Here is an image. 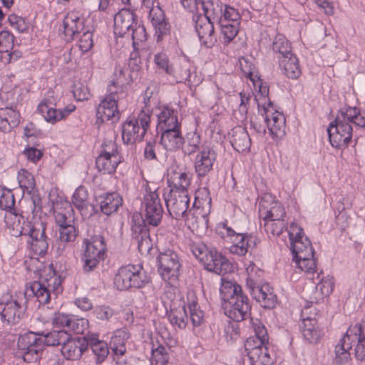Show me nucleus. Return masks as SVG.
Instances as JSON below:
<instances>
[{
    "instance_id": "nucleus-44",
    "label": "nucleus",
    "mask_w": 365,
    "mask_h": 365,
    "mask_svg": "<svg viewBox=\"0 0 365 365\" xmlns=\"http://www.w3.org/2000/svg\"><path fill=\"white\" fill-rule=\"evenodd\" d=\"M168 317L173 327L180 329H185L188 323L186 306H179L177 308L172 309L168 313Z\"/></svg>"
},
{
    "instance_id": "nucleus-40",
    "label": "nucleus",
    "mask_w": 365,
    "mask_h": 365,
    "mask_svg": "<svg viewBox=\"0 0 365 365\" xmlns=\"http://www.w3.org/2000/svg\"><path fill=\"white\" fill-rule=\"evenodd\" d=\"M122 160V157H111V155L98 154L96 159V165L100 172H103L104 174H111L115 171Z\"/></svg>"
},
{
    "instance_id": "nucleus-45",
    "label": "nucleus",
    "mask_w": 365,
    "mask_h": 365,
    "mask_svg": "<svg viewBox=\"0 0 365 365\" xmlns=\"http://www.w3.org/2000/svg\"><path fill=\"white\" fill-rule=\"evenodd\" d=\"M287 57L288 58H280L279 66L283 68L284 73L288 78L296 79L301 73L298 58L294 54Z\"/></svg>"
},
{
    "instance_id": "nucleus-16",
    "label": "nucleus",
    "mask_w": 365,
    "mask_h": 365,
    "mask_svg": "<svg viewBox=\"0 0 365 365\" xmlns=\"http://www.w3.org/2000/svg\"><path fill=\"white\" fill-rule=\"evenodd\" d=\"M204 266L210 272L217 274H224L232 271V264L228 259L222 256L221 252H192Z\"/></svg>"
},
{
    "instance_id": "nucleus-3",
    "label": "nucleus",
    "mask_w": 365,
    "mask_h": 365,
    "mask_svg": "<svg viewBox=\"0 0 365 365\" xmlns=\"http://www.w3.org/2000/svg\"><path fill=\"white\" fill-rule=\"evenodd\" d=\"M14 205L15 198L11 190L0 186V208L7 212L4 215V221L11 227V234L15 237L29 235L32 251H47L48 238L45 233L46 224L42 221L35 222L32 225L27 222V230L21 225V220L24 222V218L16 212Z\"/></svg>"
},
{
    "instance_id": "nucleus-18",
    "label": "nucleus",
    "mask_w": 365,
    "mask_h": 365,
    "mask_svg": "<svg viewBox=\"0 0 365 365\" xmlns=\"http://www.w3.org/2000/svg\"><path fill=\"white\" fill-rule=\"evenodd\" d=\"M195 29L201 45L206 48H212L217 42L215 34L214 21L201 14H195L192 16Z\"/></svg>"
},
{
    "instance_id": "nucleus-15",
    "label": "nucleus",
    "mask_w": 365,
    "mask_h": 365,
    "mask_svg": "<svg viewBox=\"0 0 365 365\" xmlns=\"http://www.w3.org/2000/svg\"><path fill=\"white\" fill-rule=\"evenodd\" d=\"M9 298L0 302V315L3 322L13 325L19 323L25 313V299L24 297L20 299Z\"/></svg>"
},
{
    "instance_id": "nucleus-37",
    "label": "nucleus",
    "mask_w": 365,
    "mask_h": 365,
    "mask_svg": "<svg viewBox=\"0 0 365 365\" xmlns=\"http://www.w3.org/2000/svg\"><path fill=\"white\" fill-rule=\"evenodd\" d=\"M59 237L56 240V244L53 245L52 249H56V251H63L67 248L69 245L75 241L78 235V230L76 226H68L58 228Z\"/></svg>"
},
{
    "instance_id": "nucleus-17",
    "label": "nucleus",
    "mask_w": 365,
    "mask_h": 365,
    "mask_svg": "<svg viewBox=\"0 0 365 365\" xmlns=\"http://www.w3.org/2000/svg\"><path fill=\"white\" fill-rule=\"evenodd\" d=\"M109 92L97 108V118L102 121L110 120L116 121L119 119V111L117 105L119 97L114 83L109 86Z\"/></svg>"
},
{
    "instance_id": "nucleus-4",
    "label": "nucleus",
    "mask_w": 365,
    "mask_h": 365,
    "mask_svg": "<svg viewBox=\"0 0 365 365\" xmlns=\"http://www.w3.org/2000/svg\"><path fill=\"white\" fill-rule=\"evenodd\" d=\"M365 128V110L349 106L341 109L335 120L330 123L327 133L331 145L334 148H346L353 135V126Z\"/></svg>"
},
{
    "instance_id": "nucleus-51",
    "label": "nucleus",
    "mask_w": 365,
    "mask_h": 365,
    "mask_svg": "<svg viewBox=\"0 0 365 365\" xmlns=\"http://www.w3.org/2000/svg\"><path fill=\"white\" fill-rule=\"evenodd\" d=\"M221 280L222 284L220 288V293L222 302L230 301L232 297H235V295L242 293V287L240 285L232 283L230 281L225 280L223 278H222Z\"/></svg>"
},
{
    "instance_id": "nucleus-14",
    "label": "nucleus",
    "mask_w": 365,
    "mask_h": 365,
    "mask_svg": "<svg viewBox=\"0 0 365 365\" xmlns=\"http://www.w3.org/2000/svg\"><path fill=\"white\" fill-rule=\"evenodd\" d=\"M157 262L163 279L171 285L175 284L178 280L180 267L176 252H160Z\"/></svg>"
},
{
    "instance_id": "nucleus-60",
    "label": "nucleus",
    "mask_w": 365,
    "mask_h": 365,
    "mask_svg": "<svg viewBox=\"0 0 365 365\" xmlns=\"http://www.w3.org/2000/svg\"><path fill=\"white\" fill-rule=\"evenodd\" d=\"M14 35L7 30L0 31V53H8L14 47Z\"/></svg>"
},
{
    "instance_id": "nucleus-27",
    "label": "nucleus",
    "mask_w": 365,
    "mask_h": 365,
    "mask_svg": "<svg viewBox=\"0 0 365 365\" xmlns=\"http://www.w3.org/2000/svg\"><path fill=\"white\" fill-rule=\"evenodd\" d=\"M84 22V18L76 12L73 11L67 14L63 22V32L67 41L73 40L77 35L85 30Z\"/></svg>"
},
{
    "instance_id": "nucleus-63",
    "label": "nucleus",
    "mask_w": 365,
    "mask_h": 365,
    "mask_svg": "<svg viewBox=\"0 0 365 365\" xmlns=\"http://www.w3.org/2000/svg\"><path fill=\"white\" fill-rule=\"evenodd\" d=\"M88 199V191L83 186H79L74 192L72 202L78 209H83Z\"/></svg>"
},
{
    "instance_id": "nucleus-5",
    "label": "nucleus",
    "mask_w": 365,
    "mask_h": 365,
    "mask_svg": "<svg viewBox=\"0 0 365 365\" xmlns=\"http://www.w3.org/2000/svg\"><path fill=\"white\" fill-rule=\"evenodd\" d=\"M355 344V357L357 360L365 359V319L361 323L350 326L344 336L335 346V362L344 364L350 359L349 350Z\"/></svg>"
},
{
    "instance_id": "nucleus-31",
    "label": "nucleus",
    "mask_w": 365,
    "mask_h": 365,
    "mask_svg": "<svg viewBox=\"0 0 365 365\" xmlns=\"http://www.w3.org/2000/svg\"><path fill=\"white\" fill-rule=\"evenodd\" d=\"M61 346V354L68 360L79 359L86 349L84 341L80 338H71L70 334Z\"/></svg>"
},
{
    "instance_id": "nucleus-54",
    "label": "nucleus",
    "mask_w": 365,
    "mask_h": 365,
    "mask_svg": "<svg viewBox=\"0 0 365 365\" xmlns=\"http://www.w3.org/2000/svg\"><path fill=\"white\" fill-rule=\"evenodd\" d=\"M152 363L155 365H167L169 361V354L163 344H158L156 347L153 345L151 351Z\"/></svg>"
},
{
    "instance_id": "nucleus-59",
    "label": "nucleus",
    "mask_w": 365,
    "mask_h": 365,
    "mask_svg": "<svg viewBox=\"0 0 365 365\" xmlns=\"http://www.w3.org/2000/svg\"><path fill=\"white\" fill-rule=\"evenodd\" d=\"M223 7L225 9H222V17L217 22L220 23L221 21L225 24L240 22L241 16L237 9L228 5H224Z\"/></svg>"
},
{
    "instance_id": "nucleus-7",
    "label": "nucleus",
    "mask_w": 365,
    "mask_h": 365,
    "mask_svg": "<svg viewBox=\"0 0 365 365\" xmlns=\"http://www.w3.org/2000/svg\"><path fill=\"white\" fill-rule=\"evenodd\" d=\"M114 34L120 37H130L135 46L147 38L145 28L138 16L128 9H120L114 16Z\"/></svg>"
},
{
    "instance_id": "nucleus-30",
    "label": "nucleus",
    "mask_w": 365,
    "mask_h": 365,
    "mask_svg": "<svg viewBox=\"0 0 365 365\" xmlns=\"http://www.w3.org/2000/svg\"><path fill=\"white\" fill-rule=\"evenodd\" d=\"M230 143L233 148L239 153L248 152L251 146V139L247 130L242 126H236L230 133Z\"/></svg>"
},
{
    "instance_id": "nucleus-36",
    "label": "nucleus",
    "mask_w": 365,
    "mask_h": 365,
    "mask_svg": "<svg viewBox=\"0 0 365 365\" xmlns=\"http://www.w3.org/2000/svg\"><path fill=\"white\" fill-rule=\"evenodd\" d=\"M315 252H292L296 267L308 273L314 272L317 268Z\"/></svg>"
},
{
    "instance_id": "nucleus-42",
    "label": "nucleus",
    "mask_w": 365,
    "mask_h": 365,
    "mask_svg": "<svg viewBox=\"0 0 365 365\" xmlns=\"http://www.w3.org/2000/svg\"><path fill=\"white\" fill-rule=\"evenodd\" d=\"M244 72L247 74V77L253 82L255 87L259 86V93L255 96V100L257 101L258 112H261V109L267 107L269 101H271L268 98L269 88L266 84H263L260 79L255 81L254 73L252 71ZM257 77V76H255Z\"/></svg>"
},
{
    "instance_id": "nucleus-26",
    "label": "nucleus",
    "mask_w": 365,
    "mask_h": 365,
    "mask_svg": "<svg viewBox=\"0 0 365 365\" xmlns=\"http://www.w3.org/2000/svg\"><path fill=\"white\" fill-rule=\"evenodd\" d=\"M156 113L158 118V131L164 130L168 128L181 127L178 121V111L169 106H162L158 108Z\"/></svg>"
},
{
    "instance_id": "nucleus-38",
    "label": "nucleus",
    "mask_w": 365,
    "mask_h": 365,
    "mask_svg": "<svg viewBox=\"0 0 365 365\" xmlns=\"http://www.w3.org/2000/svg\"><path fill=\"white\" fill-rule=\"evenodd\" d=\"M301 331L304 339L311 343L317 342L322 335L315 318L312 317L303 318Z\"/></svg>"
},
{
    "instance_id": "nucleus-6",
    "label": "nucleus",
    "mask_w": 365,
    "mask_h": 365,
    "mask_svg": "<svg viewBox=\"0 0 365 365\" xmlns=\"http://www.w3.org/2000/svg\"><path fill=\"white\" fill-rule=\"evenodd\" d=\"M251 324L255 336L249 337L245 343V350L251 365H272L268 349L269 336L267 330L258 319H251Z\"/></svg>"
},
{
    "instance_id": "nucleus-43",
    "label": "nucleus",
    "mask_w": 365,
    "mask_h": 365,
    "mask_svg": "<svg viewBox=\"0 0 365 365\" xmlns=\"http://www.w3.org/2000/svg\"><path fill=\"white\" fill-rule=\"evenodd\" d=\"M85 251H107L108 245L105 237L99 233L88 234L83 240Z\"/></svg>"
},
{
    "instance_id": "nucleus-20",
    "label": "nucleus",
    "mask_w": 365,
    "mask_h": 365,
    "mask_svg": "<svg viewBox=\"0 0 365 365\" xmlns=\"http://www.w3.org/2000/svg\"><path fill=\"white\" fill-rule=\"evenodd\" d=\"M54 106L56 105L53 101L44 99L38 106V111L43 115L46 121L51 123H55L63 119L76 109V106L72 104L68 105L64 108H56Z\"/></svg>"
},
{
    "instance_id": "nucleus-52",
    "label": "nucleus",
    "mask_w": 365,
    "mask_h": 365,
    "mask_svg": "<svg viewBox=\"0 0 365 365\" xmlns=\"http://www.w3.org/2000/svg\"><path fill=\"white\" fill-rule=\"evenodd\" d=\"M19 186L24 192L31 193L36 187V181L33 174L26 169H21L18 173Z\"/></svg>"
},
{
    "instance_id": "nucleus-2",
    "label": "nucleus",
    "mask_w": 365,
    "mask_h": 365,
    "mask_svg": "<svg viewBox=\"0 0 365 365\" xmlns=\"http://www.w3.org/2000/svg\"><path fill=\"white\" fill-rule=\"evenodd\" d=\"M144 217L140 212H134L131 217V245L138 251H151L152 241L148 225L157 227L161 222L163 209L156 189L149 191L144 195L142 202Z\"/></svg>"
},
{
    "instance_id": "nucleus-19",
    "label": "nucleus",
    "mask_w": 365,
    "mask_h": 365,
    "mask_svg": "<svg viewBox=\"0 0 365 365\" xmlns=\"http://www.w3.org/2000/svg\"><path fill=\"white\" fill-rule=\"evenodd\" d=\"M217 152L209 145L202 146L197 153L195 160V171L198 178H204L212 170L217 160Z\"/></svg>"
},
{
    "instance_id": "nucleus-55",
    "label": "nucleus",
    "mask_w": 365,
    "mask_h": 365,
    "mask_svg": "<svg viewBox=\"0 0 365 365\" xmlns=\"http://www.w3.org/2000/svg\"><path fill=\"white\" fill-rule=\"evenodd\" d=\"M221 28V34L225 43H230L237 34L240 22L225 24L222 21L218 23Z\"/></svg>"
},
{
    "instance_id": "nucleus-49",
    "label": "nucleus",
    "mask_w": 365,
    "mask_h": 365,
    "mask_svg": "<svg viewBox=\"0 0 365 365\" xmlns=\"http://www.w3.org/2000/svg\"><path fill=\"white\" fill-rule=\"evenodd\" d=\"M272 50L274 53H279V59L288 58L287 56L293 54L289 41L282 34L276 35L272 43Z\"/></svg>"
},
{
    "instance_id": "nucleus-47",
    "label": "nucleus",
    "mask_w": 365,
    "mask_h": 365,
    "mask_svg": "<svg viewBox=\"0 0 365 365\" xmlns=\"http://www.w3.org/2000/svg\"><path fill=\"white\" fill-rule=\"evenodd\" d=\"M184 139L185 146L182 151L185 155H191L201 149V136L197 130L188 132Z\"/></svg>"
},
{
    "instance_id": "nucleus-50",
    "label": "nucleus",
    "mask_w": 365,
    "mask_h": 365,
    "mask_svg": "<svg viewBox=\"0 0 365 365\" xmlns=\"http://www.w3.org/2000/svg\"><path fill=\"white\" fill-rule=\"evenodd\" d=\"M106 252H83L81 256L83 269L90 272L96 267L101 260H103Z\"/></svg>"
},
{
    "instance_id": "nucleus-28",
    "label": "nucleus",
    "mask_w": 365,
    "mask_h": 365,
    "mask_svg": "<svg viewBox=\"0 0 365 365\" xmlns=\"http://www.w3.org/2000/svg\"><path fill=\"white\" fill-rule=\"evenodd\" d=\"M242 256H244L245 259L244 267H245L247 274L246 286L250 291L263 283V272L255 265L252 252H242Z\"/></svg>"
},
{
    "instance_id": "nucleus-56",
    "label": "nucleus",
    "mask_w": 365,
    "mask_h": 365,
    "mask_svg": "<svg viewBox=\"0 0 365 365\" xmlns=\"http://www.w3.org/2000/svg\"><path fill=\"white\" fill-rule=\"evenodd\" d=\"M154 63L158 69H161L168 75H174L175 69L170 63L168 56L165 52H160L154 56Z\"/></svg>"
},
{
    "instance_id": "nucleus-34",
    "label": "nucleus",
    "mask_w": 365,
    "mask_h": 365,
    "mask_svg": "<svg viewBox=\"0 0 365 365\" xmlns=\"http://www.w3.org/2000/svg\"><path fill=\"white\" fill-rule=\"evenodd\" d=\"M334 278L331 275H327L315 286V289L309 297L310 303H318L328 297L334 289Z\"/></svg>"
},
{
    "instance_id": "nucleus-61",
    "label": "nucleus",
    "mask_w": 365,
    "mask_h": 365,
    "mask_svg": "<svg viewBox=\"0 0 365 365\" xmlns=\"http://www.w3.org/2000/svg\"><path fill=\"white\" fill-rule=\"evenodd\" d=\"M264 230L267 234L272 235H279L286 227L284 220H263Z\"/></svg>"
},
{
    "instance_id": "nucleus-29",
    "label": "nucleus",
    "mask_w": 365,
    "mask_h": 365,
    "mask_svg": "<svg viewBox=\"0 0 365 365\" xmlns=\"http://www.w3.org/2000/svg\"><path fill=\"white\" fill-rule=\"evenodd\" d=\"M291 251H314L310 240L304 236L303 229L297 224H292L289 232Z\"/></svg>"
},
{
    "instance_id": "nucleus-35",
    "label": "nucleus",
    "mask_w": 365,
    "mask_h": 365,
    "mask_svg": "<svg viewBox=\"0 0 365 365\" xmlns=\"http://www.w3.org/2000/svg\"><path fill=\"white\" fill-rule=\"evenodd\" d=\"M187 300V307L190 312V319L192 326L194 327L201 326L205 321V315L197 303L195 293H189Z\"/></svg>"
},
{
    "instance_id": "nucleus-39",
    "label": "nucleus",
    "mask_w": 365,
    "mask_h": 365,
    "mask_svg": "<svg viewBox=\"0 0 365 365\" xmlns=\"http://www.w3.org/2000/svg\"><path fill=\"white\" fill-rule=\"evenodd\" d=\"M38 336L43 342V349L45 346L62 345L68 339V333L66 330H53L50 332L38 331Z\"/></svg>"
},
{
    "instance_id": "nucleus-21",
    "label": "nucleus",
    "mask_w": 365,
    "mask_h": 365,
    "mask_svg": "<svg viewBox=\"0 0 365 365\" xmlns=\"http://www.w3.org/2000/svg\"><path fill=\"white\" fill-rule=\"evenodd\" d=\"M150 18L155 31V37L157 43L166 40L171 33V25L165 18L163 11L158 6L151 8Z\"/></svg>"
},
{
    "instance_id": "nucleus-1",
    "label": "nucleus",
    "mask_w": 365,
    "mask_h": 365,
    "mask_svg": "<svg viewBox=\"0 0 365 365\" xmlns=\"http://www.w3.org/2000/svg\"><path fill=\"white\" fill-rule=\"evenodd\" d=\"M46 253L33 252L24 262L28 271L39 276L38 281L30 284L26 294L35 297L40 304L49 303L52 297L62 293V282L66 277V272L57 274L53 264L46 262Z\"/></svg>"
},
{
    "instance_id": "nucleus-13",
    "label": "nucleus",
    "mask_w": 365,
    "mask_h": 365,
    "mask_svg": "<svg viewBox=\"0 0 365 365\" xmlns=\"http://www.w3.org/2000/svg\"><path fill=\"white\" fill-rule=\"evenodd\" d=\"M165 204L170 215L173 218L186 220L191 210H188L190 198L188 193L178 192L170 190L168 197H165Z\"/></svg>"
},
{
    "instance_id": "nucleus-57",
    "label": "nucleus",
    "mask_w": 365,
    "mask_h": 365,
    "mask_svg": "<svg viewBox=\"0 0 365 365\" xmlns=\"http://www.w3.org/2000/svg\"><path fill=\"white\" fill-rule=\"evenodd\" d=\"M88 321L86 319L78 318L72 315L67 328V332L70 331L77 334H83L88 329Z\"/></svg>"
},
{
    "instance_id": "nucleus-62",
    "label": "nucleus",
    "mask_w": 365,
    "mask_h": 365,
    "mask_svg": "<svg viewBox=\"0 0 365 365\" xmlns=\"http://www.w3.org/2000/svg\"><path fill=\"white\" fill-rule=\"evenodd\" d=\"M261 110L259 113L263 117L267 127H269V124H274L277 122V118H279L276 114L281 113L273 108L272 101H269L267 107L262 108Z\"/></svg>"
},
{
    "instance_id": "nucleus-23",
    "label": "nucleus",
    "mask_w": 365,
    "mask_h": 365,
    "mask_svg": "<svg viewBox=\"0 0 365 365\" xmlns=\"http://www.w3.org/2000/svg\"><path fill=\"white\" fill-rule=\"evenodd\" d=\"M252 297L266 309L274 308L277 302V295L269 283L264 282L250 291Z\"/></svg>"
},
{
    "instance_id": "nucleus-53",
    "label": "nucleus",
    "mask_w": 365,
    "mask_h": 365,
    "mask_svg": "<svg viewBox=\"0 0 365 365\" xmlns=\"http://www.w3.org/2000/svg\"><path fill=\"white\" fill-rule=\"evenodd\" d=\"M91 346L96 356L97 363H101L107 358L109 354V349L106 342L97 339H92L91 340Z\"/></svg>"
},
{
    "instance_id": "nucleus-33",
    "label": "nucleus",
    "mask_w": 365,
    "mask_h": 365,
    "mask_svg": "<svg viewBox=\"0 0 365 365\" xmlns=\"http://www.w3.org/2000/svg\"><path fill=\"white\" fill-rule=\"evenodd\" d=\"M20 123V114L12 108H0V130L9 133Z\"/></svg>"
},
{
    "instance_id": "nucleus-9",
    "label": "nucleus",
    "mask_w": 365,
    "mask_h": 365,
    "mask_svg": "<svg viewBox=\"0 0 365 365\" xmlns=\"http://www.w3.org/2000/svg\"><path fill=\"white\" fill-rule=\"evenodd\" d=\"M150 112L149 109H142L138 116L127 118L122 126V139L124 143L133 144L142 141L150 124Z\"/></svg>"
},
{
    "instance_id": "nucleus-58",
    "label": "nucleus",
    "mask_w": 365,
    "mask_h": 365,
    "mask_svg": "<svg viewBox=\"0 0 365 365\" xmlns=\"http://www.w3.org/2000/svg\"><path fill=\"white\" fill-rule=\"evenodd\" d=\"M276 115L279 116V118H277V122L274 124H269L267 128L273 137L282 138L285 135V117L283 113H277Z\"/></svg>"
},
{
    "instance_id": "nucleus-22",
    "label": "nucleus",
    "mask_w": 365,
    "mask_h": 365,
    "mask_svg": "<svg viewBox=\"0 0 365 365\" xmlns=\"http://www.w3.org/2000/svg\"><path fill=\"white\" fill-rule=\"evenodd\" d=\"M259 212L262 220H284L286 212L282 205L274 201L271 195L265 196L259 202Z\"/></svg>"
},
{
    "instance_id": "nucleus-10",
    "label": "nucleus",
    "mask_w": 365,
    "mask_h": 365,
    "mask_svg": "<svg viewBox=\"0 0 365 365\" xmlns=\"http://www.w3.org/2000/svg\"><path fill=\"white\" fill-rule=\"evenodd\" d=\"M217 235L227 243L232 244L231 247L239 248L241 251H249L257 249L260 240L255 235L247 233H237L227 223H218L215 228Z\"/></svg>"
},
{
    "instance_id": "nucleus-24",
    "label": "nucleus",
    "mask_w": 365,
    "mask_h": 365,
    "mask_svg": "<svg viewBox=\"0 0 365 365\" xmlns=\"http://www.w3.org/2000/svg\"><path fill=\"white\" fill-rule=\"evenodd\" d=\"M159 132L160 143L166 150L174 152L182 148L185 139L182 135L181 127L168 128Z\"/></svg>"
},
{
    "instance_id": "nucleus-8",
    "label": "nucleus",
    "mask_w": 365,
    "mask_h": 365,
    "mask_svg": "<svg viewBox=\"0 0 365 365\" xmlns=\"http://www.w3.org/2000/svg\"><path fill=\"white\" fill-rule=\"evenodd\" d=\"M150 277L141 264H127L119 268L114 278V284L120 290L141 288L149 284Z\"/></svg>"
},
{
    "instance_id": "nucleus-11",
    "label": "nucleus",
    "mask_w": 365,
    "mask_h": 365,
    "mask_svg": "<svg viewBox=\"0 0 365 365\" xmlns=\"http://www.w3.org/2000/svg\"><path fill=\"white\" fill-rule=\"evenodd\" d=\"M18 349L24 361H36L44 350L43 342L38 333L29 331L20 335L17 342Z\"/></svg>"
},
{
    "instance_id": "nucleus-41",
    "label": "nucleus",
    "mask_w": 365,
    "mask_h": 365,
    "mask_svg": "<svg viewBox=\"0 0 365 365\" xmlns=\"http://www.w3.org/2000/svg\"><path fill=\"white\" fill-rule=\"evenodd\" d=\"M200 3L204 11L203 16L215 21L221 19L224 4L220 0H200Z\"/></svg>"
},
{
    "instance_id": "nucleus-64",
    "label": "nucleus",
    "mask_w": 365,
    "mask_h": 365,
    "mask_svg": "<svg viewBox=\"0 0 365 365\" xmlns=\"http://www.w3.org/2000/svg\"><path fill=\"white\" fill-rule=\"evenodd\" d=\"M8 21L11 26L19 33H24L29 29L28 22L21 16L11 14L8 17Z\"/></svg>"
},
{
    "instance_id": "nucleus-25",
    "label": "nucleus",
    "mask_w": 365,
    "mask_h": 365,
    "mask_svg": "<svg viewBox=\"0 0 365 365\" xmlns=\"http://www.w3.org/2000/svg\"><path fill=\"white\" fill-rule=\"evenodd\" d=\"M96 206L105 215L109 216L118 211L122 205L123 198L115 192L101 194L96 197Z\"/></svg>"
},
{
    "instance_id": "nucleus-48",
    "label": "nucleus",
    "mask_w": 365,
    "mask_h": 365,
    "mask_svg": "<svg viewBox=\"0 0 365 365\" xmlns=\"http://www.w3.org/2000/svg\"><path fill=\"white\" fill-rule=\"evenodd\" d=\"M128 339V333L123 329L114 332L110 340V347L115 355H123L126 351L125 341Z\"/></svg>"
},
{
    "instance_id": "nucleus-46",
    "label": "nucleus",
    "mask_w": 365,
    "mask_h": 365,
    "mask_svg": "<svg viewBox=\"0 0 365 365\" xmlns=\"http://www.w3.org/2000/svg\"><path fill=\"white\" fill-rule=\"evenodd\" d=\"M64 204L66 205L64 212H54L55 222L58 228L75 226V218L73 214V209L67 201H65Z\"/></svg>"
},
{
    "instance_id": "nucleus-32",
    "label": "nucleus",
    "mask_w": 365,
    "mask_h": 365,
    "mask_svg": "<svg viewBox=\"0 0 365 365\" xmlns=\"http://www.w3.org/2000/svg\"><path fill=\"white\" fill-rule=\"evenodd\" d=\"M167 181L169 185L173 187L170 190L188 193L187 187L190 185V179L187 173L170 169L168 170Z\"/></svg>"
},
{
    "instance_id": "nucleus-12",
    "label": "nucleus",
    "mask_w": 365,
    "mask_h": 365,
    "mask_svg": "<svg viewBox=\"0 0 365 365\" xmlns=\"http://www.w3.org/2000/svg\"><path fill=\"white\" fill-rule=\"evenodd\" d=\"M225 315L236 322L243 321L250 317L251 304L243 293L232 297L230 301L222 303Z\"/></svg>"
}]
</instances>
